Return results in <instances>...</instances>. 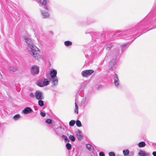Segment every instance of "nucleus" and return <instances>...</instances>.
Segmentation results:
<instances>
[{
  "mask_svg": "<svg viewBox=\"0 0 156 156\" xmlns=\"http://www.w3.org/2000/svg\"><path fill=\"white\" fill-rule=\"evenodd\" d=\"M94 71L93 70H89L82 72V75L83 77H87L92 74Z\"/></svg>",
  "mask_w": 156,
  "mask_h": 156,
  "instance_id": "nucleus-3",
  "label": "nucleus"
},
{
  "mask_svg": "<svg viewBox=\"0 0 156 156\" xmlns=\"http://www.w3.org/2000/svg\"><path fill=\"white\" fill-rule=\"evenodd\" d=\"M30 96L31 97H32V98H34L35 97V95H34V94H33V93H31L30 94Z\"/></svg>",
  "mask_w": 156,
  "mask_h": 156,
  "instance_id": "nucleus-33",
  "label": "nucleus"
},
{
  "mask_svg": "<svg viewBox=\"0 0 156 156\" xmlns=\"http://www.w3.org/2000/svg\"><path fill=\"white\" fill-rule=\"evenodd\" d=\"M123 153L124 156H126L129 154V151L128 149L125 150L123 151Z\"/></svg>",
  "mask_w": 156,
  "mask_h": 156,
  "instance_id": "nucleus-17",
  "label": "nucleus"
},
{
  "mask_svg": "<svg viewBox=\"0 0 156 156\" xmlns=\"http://www.w3.org/2000/svg\"><path fill=\"white\" fill-rule=\"evenodd\" d=\"M40 115L43 117H45L46 115L45 113L42 112H41L40 113Z\"/></svg>",
  "mask_w": 156,
  "mask_h": 156,
  "instance_id": "nucleus-30",
  "label": "nucleus"
},
{
  "mask_svg": "<svg viewBox=\"0 0 156 156\" xmlns=\"http://www.w3.org/2000/svg\"><path fill=\"white\" fill-rule=\"evenodd\" d=\"M8 69L10 71L15 72L17 70V68L16 67L14 66H10L8 67Z\"/></svg>",
  "mask_w": 156,
  "mask_h": 156,
  "instance_id": "nucleus-12",
  "label": "nucleus"
},
{
  "mask_svg": "<svg viewBox=\"0 0 156 156\" xmlns=\"http://www.w3.org/2000/svg\"><path fill=\"white\" fill-rule=\"evenodd\" d=\"M69 138L73 141H74L75 140V138L74 136L70 135L69 137Z\"/></svg>",
  "mask_w": 156,
  "mask_h": 156,
  "instance_id": "nucleus-26",
  "label": "nucleus"
},
{
  "mask_svg": "<svg viewBox=\"0 0 156 156\" xmlns=\"http://www.w3.org/2000/svg\"><path fill=\"white\" fill-rule=\"evenodd\" d=\"M32 109L30 107H26L22 111L24 114H27L31 112L32 111Z\"/></svg>",
  "mask_w": 156,
  "mask_h": 156,
  "instance_id": "nucleus-6",
  "label": "nucleus"
},
{
  "mask_svg": "<svg viewBox=\"0 0 156 156\" xmlns=\"http://www.w3.org/2000/svg\"><path fill=\"white\" fill-rule=\"evenodd\" d=\"M76 126L78 127H81L82 126L81 122L79 120H77L76 122Z\"/></svg>",
  "mask_w": 156,
  "mask_h": 156,
  "instance_id": "nucleus-21",
  "label": "nucleus"
},
{
  "mask_svg": "<svg viewBox=\"0 0 156 156\" xmlns=\"http://www.w3.org/2000/svg\"><path fill=\"white\" fill-rule=\"evenodd\" d=\"M99 156H105V154L104 152H101L99 154Z\"/></svg>",
  "mask_w": 156,
  "mask_h": 156,
  "instance_id": "nucleus-32",
  "label": "nucleus"
},
{
  "mask_svg": "<svg viewBox=\"0 0 156 156\" xmlns=\"http://www.w3.org/2000/svg\"><path fill=\"white\" fill-rule=\"evenodd\" d=\"M154 156H156V151H154L152 153Z\"/></svg>",
  "mask_w": 156,
  "mask_h": 156,
  "instance_id": "nucleus-34",
  "label": "nucleus"
},
{
  "mask_svg": "<svg viewBox=\"0 0 156 156\" xmlns=\"http://www.w3.org/2000/svg\"><path fill=\"white\" fill-rule=\"evenodd\" d=\"M87 148L90 151H92L93 150V147L92 146L89 144H87L86 145Z\"/></svg>",
  "mask_w": 156,
  "mask_h": 156,
  "instance_id": "nucleus-14",
  "label": "nucleus"
},
{
  "mask_svg": "<svg viewBox=\"0 0 156 156\" xmlns=\"http://www.w3.org/2000/svg\"><path fill=\"white\" fill-rule=\"evenodd\" d=\"M75 112L77 114L78 113V106L77 105L76 102L75 103Z\"/></svg>",
  "mask_w": 156,
  "mask_h": 156,
  "instance_id": "nucleus-23",
  "label": "nucleus"
},
{
  "mask_svg": "<svg viewBox=\"0 0 156 156\" xmlns=\"http://www.w3.org/2000/svg\"><path fill=\"white\" fill-rule=\"evenodd\" d=\"M42 14L44 17V18H47L49 16V15L47 12L44 11H41Z\"/></svg>",
  "mask_w": 156,
  "mask_h": 156,
  "instance_id": "nucleus-11",
  "label": "nucleus"
},
{
  "mask_svg": "<svg viewBox=\"0 0 156 156\" xmlns=\"http://www.w3.org/2000/svg\"><path fill=\"white\" fill-rule=\"evenodd\" d=\"M64 44L66 46H71L72 44V42L69 41H67L64 42Z\"/></svg>",
  "mask_w": 156,
  "mask_h": 156,
  "instance_id": "nucleus-16",
  "label": "nucleus"
},
{
  "mask_svg": "<svg viewBox=\"0 0 156 156\" xmlns=\"http://www.w3.org/2000/svg\"><path fill=\"white\" fill-rule=\"evenodd\" d=\"M107 48H108V50H110L111 49V47L110 46H109L108 47H107Z\"/></svg>",
  "mask_w": 156,
  "mask_h": 156,
  "instance_id": "nucleus-36",
  "label": "nucleus"
},
{
  "mask_svg": "<svg viewBox=\"0 0 156 156\" xmlns=\"http://www.w3.org/2000/svg\"><path fill=\"white\" fill-rule=\"evenodd\" d=\"M126 46V44H124L123 45V47H125Z\"/></svg>",
  "mask_w": 156,
  "mask_h": 156,
  "instance_id": "nucleus-35",
  "label": "nucleus"
},
{
  "mask_svg": "<svg viewBox=\"0 0 156 156\" xmlns=\"http://www.w3.org/2000/svg\"><path fill=\"white\" fill-rule=\"evenodd\" d=\"M35 95L37 99L41 100L43 98L42 94L39 91H37L35 92Z\"/></svg>",
  "mask_w": 156,
  "mask_h": 156,
  "instance_id": "nucleus-4",
  "label": "nucleus"
},
{
  "mask_svg": "<svg viewBox=\"0 0 156 156\" xmlns=\"http://www.w3.org/2000/svg\"><path fill=\"white\" fill-rule=\"evenodd\" d=\"M43 82L44 86H45L48 84L49 81L47 79H45Z\"/></svg>",
  "mask_w": 156,
  "mask_h": 156,
  "instance_id": "nucleus-19",
  "label": "nucleus"
},
{
  "mask_svg": "<svg viewBox=\"0 0 156 156\" xmlns=\"http://www.w3.org/2000/svg\"><path fill=\"white\" fill-rule=\"evenodd\" d=\"M38 104L39 106L41 107L43 106L44 105V102L43 101L40 100L38 101Z\"/></svg>",
  "mask_w": 156,
  "mask_h": 156,
  "instance_id": "nucleus-22",
  "label": "nucleus"
},
{
  "mask_svg": "<svg viewBox=\"0 0 156 156\" xmlns=\"http://www.w3.org/2000/svg\"><path fill=\"white\" fill-rule=\"evenodd\" d=\"M45 122L48 124H51L52 123V120L50 119H48L46 120Z\"/></svg>",
  "mask_w": 156,
  "mask_h": 156,
  "instance_id": "nucleus-27",
  "label": "nucleus"
},
{
  "mask_svg": "<svg viewBox=\"0 0 156 156\" xmlns=\"http://www.w3.org/2000/svg\"><path fill=\"white\" fill-rule=\"evenodd\" d=\"M109 156H115V154L113 152H110L109 153Z\"/></svg>",
  "mask_w": 156,
  "mask_h": 156,
  "instance_id": "nucleus-29",
  "label": "nucleus"
},
{
  "mask_svg": "<svg viewBox=\"0 0 156 156\" xmlns=\"http://www.w3.org/2000/svg\"><path fill=\"white\" fill-rule=\"evenodd\" d=\"M24 39L25 40L26 42L29 45V46L30 48L31 45H34L31 43V39L27 37L26 36L24 37Z\"/></svg>",
  "mask_w": 156,
  "mask_h": 156,
  "instance_id": "nucleus-7",
  "label": "nucleus"
},
{
  "mask_svg": "<svg viewBox=\"0 0 156 156\" xmlns=\"http://www.w3.org/2000/svg\"><path fill=\"white\" fill-rule=\"evenodd\" d=\"M114 83L117 86H118L119 85L118 78L117 75L116 74H115V77L114 79Z\"/></svg>",
  "mask_w": 156,
  "mask_h": 156,
  "instance_id": "nucleus-9",
  "label": "nucleus"
},
{
  "mask_svg": "<svg viewBox=\"0 0 156 156\" xmlns=\"http://www.w3.org/2000/svg\"><path fill=\"white\" fill-rule=\"evenodd\" d=\"M30 49V54L34 58L36 59L40 58V51L38 48L34 45H31Z\"/></svg>",
  "mask_w": 156,
  "mask_h": 156,
  "instance_id": "nucleus-1",
  "label": "nucleus"
},
{
  "mask_svg": "<svg viewBox=\"0 0 156 156\" xmlns=\"http://www.w3.org/2000/svg\"><path fill=\"white\" fill-rule=\"evenodd\" d=\"M139 156H145L146 154L145 152L142 151H140L138 153Z\"/></svg>",
  "mask_w": 156,
  "mask_h": 156,
  "instance_id": "nucleus-18",
  "label": "nucleus"
},
{
  "mask_svg": "<svg viewBox=\"0 0 156 156\" xmlns=\"http://www.w3.org/2000/svg\"><path fill=\"white\" fill-rule=\"evenodd\" d=\"M39 72V68L38 66H34L31 68V73L33 75L37 74Z\"/></svg>",
  "mask_w": 156,
  "mask_h": 156,
  "instance_id": "nucleus-2",
  "label": "nucleus"
},
{
  "mask_svg": "<svg viewBox=\"0 0 156 156\" xmlns=\"http://www.w3.org/2000/svg\"><path fill=\"white\" fill-rule=\"evenodd\" d=\"M58 80L57 79H55L53 80V83L54 85H55L57 84Z\"/></svg>",
  "mask_w": 156,
  "mask_h": 156,
  "instance_id": "nucleus-28",
  "label": "nucleus"
},
{
  "mask_svg": "<svg viewBox=\"0 0 156 156\" xmlns=\"http://www.w3.org/2000/svg\"><path fill=\"white\" fill-rule=\"evenodd\" d=\"M145 143L144 141L140 142L138 144V146L140 147H144L145 146Z\"/></svg>",
  "mask_w": 156,
  "mask_h": 156,
  "instance_id": "nucleus-13",
  "label": "nucleus"
},
{
  "mask_svg": "<svg viewBox=\"0 0 156 156\" xmlns=\"http://www.w3.org/2000/svg\"><path fill=\"white\" fill-rule=\"evenodd\" d=\"M76 122L74 120H71L69 122V125L71 126H73L75 124Z\"/></svg>",
  "mask_w": 156,
  "mask_h": 156,
  "instance_id": "nucleus-20",
  "label": "nucleus"
},
{
  "mask_svg": "<svg viewBox=\"0 0 156 156\" xmlns=\"http://www.w3.org/2000/svg\"><path fill=\"white\" fill-rule=\"evenodd\" d=\"M81 131L78 130L77 132L76 136L77 139L79 140H81L83 138V136L81 134Z\"/></svg>",
  "mask_w": 156,
  "mask_h": 156,
  "instance_id": "nucleus-8",
  "label": "nucleus"
},
{
  "mask_svg": "<svg viewBox=\"0 0 156 156\" xmlns=\"http://www.w3.org/2000/svg\"><path fill=\"white\" fill-rule=\"evenodd\" d=\"M66 146L67 149L68 150H70L71 149L72 146L71 144L68 143L66 144Z\"/></svg>",
  "mask_w": 156,
  "mask_h": 156,
  "instance_id": "nucleus-24",
  "label": "nucleus"
},
{
  "mask_svg": "<svg viewBox=\"0 0 156 156\" xmlns=\"http://www.w3.org/2000/svg\"><path fill=\"white\" fill-rule=\"evenodd\" d=\"M62 136L64 137L65 140L66 141H69V140L68 139L67 137L64 135H63Z\"/></svg>",
  "mask_w": 156,
  "mask_h": 156,
  "instance_id": "nucleus-31",
  "label": "nucleus"
},
{
  "mask_svg": "<svg viewBox=\"0 0 156 156\" xmlns=\"http://www.w3.org/2000/svg\"><path fill=\"white\" fill-rule=\"evenodd\" d=\"M20 115L19 114H16L13 117V119L15 120H17L19 118Z\"/></svg>",
  "mask_w": 156,
  "mask_h": 156,
  "instance_id": "nucleus-25",
  "label": "nucleus"
},
{
  "mask_svg": "<svg viewBox=\"0 0 156 156\" xmlns=\"http://www.w3.org/2000/svg\"><path fill=\"white\" fill-rule=\"evenodd\" d=\"M37 84L40 87H43L44 86L43 82L41 80L37 81Z\"/></svg>",
  "mask_w": 156,
  "mask_h": 156,
  "instance_id": "nucleus-15",
  "label": "nucleus"
},
{
  "mask_svg": "<svg viewBox=\"0 0 156 156\" xmlns=\"http://www.w3.org/2000/svg\"><path fill=\"white\" fill-rule=\"evenodd\" d=\"M57 72L56 70L55 69H53L50 72V75L51 76V79H54L56 76Z\"/></svg>",
  "mask_w": 156,
  "mask_h": 156,
  "instance_id": "nucleus-5",
  "label": "nucleus"
},
{
  "mask_svg": "<svg viewBox=\"0 0 156 156\" xmlns=\"http://www.w3.org/2000/svg\"><path fill=\"white\" fill-rule=\"evenodd\" d=\"M40 2L41 4L43 5H44L45 6V9L46 10H48V9L47 7L45 6L46 5L47 3V0H40Z\"/></svg>",
  "mask_w": 156,
  "mask_h": 156,
  "instance_id": "nucleus-10",
  "label": "nucleus"
}]
</instances>
